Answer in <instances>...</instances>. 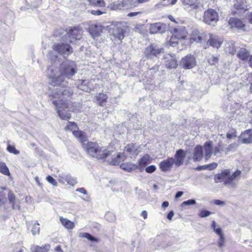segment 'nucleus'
<instances>
[{
    "mask_svg": "<svg viewBox=\"0 0 252 252\" xmlns=\"http://www.w3.org/2000/svg\"><path fill=\"white\" fill-rule=\"evenodd\" d=\"M48 57L52 63L47 71L50 84L54 86H67V80L71 79L77 72L75 63L66 60L60 63L57 59V56L53 55L52 52L48 54Z\"/></svg>",
    "mask_w": 252,
    "mask_h": 252,
    "instance_id": "1",
    "label": "nucleus"
},
{
    "mask_svg": "<svg viewBox=\"0 0 252 252\" xmlns=\"http://www.w3.org/2000/svg\"><path fill=\"white\" fill-rule=\"evenodd\" d=\"M57 89L53 91L52 94V103L59 110V109H64L69 108L70 104L66 100L67 98L70 97L73 94L72 90L69 88Z\"/></svg>",
    "mask_w": 252,
    "mask_h": 252,
    "instance_id": "2",
    "label": "nucleus"
},
{
    "mask_svg": "<svg viewBox=\"0 0 252 252\" xmlns=\"http://www.w3.org/2000/svg\"><path fill=\"white\" fill-rule=\"evenodd\" d=\"M82 147L89 155L97 159H104L111 155L110 151L99 146L95 142L87 141L84 143Z\"/></svg>",
    "mask_w": 252,
    "mask_h": 252,
    "instance_id": "3",
    "label": "nucleus"
},
{
    "mask_svg": "<svg viewBox=\"0 0 252 252\" xmlns=\"http://www.w3.org/2000/svg\"><path fill=\"white\" fill-rule=\"evenodd\" d=\"M218 21L219 15L215 10L210 8L204 12L203 21L205 24L215 26Z\"/></svg>",
    "mask_w": 252,
    "mask_h": 252,
    "instance_id": "4",
    "label": "nucleus"
},
{
    "mask_svg": "<svg viewBox=\"0 0 252 252\" xmlns=\"http://www.w3.org/2000/svg\"><path fill=\"white\" fill-rule=\"evenodd\" d=\"M53 49L64 57H67L73 52L72 49L68 43H55L52 46Z\"/></svg>",
    "mask_w": 252,
    "mask_h": 252,
    "instance_id": "5",
    "label": "nucleus"
},
{
    "mask_svg": "<svg viewBox=\"0 0 252 252\" xmlns=\"http://www.w3.org/2000/svg\"><path fill=\"white\" fill-rule=\"evenodd\" d=\"M163 52V49L157 45L152 44L148 46L144 51V55L148 59H153Z\"/></svg>",
    "mask_w": 252,
    "mask_h": 252,
    "instance_id": "6",
    "label": "nucleus"
},
{
    "mask_svg": "<svg viewBox=\"0 0 252 252\" xmlns=\"http://www.w3.org/2000/svg\"><path fill=\"white\" fill-rule=\"evenodd\" d=\"M181 64L185 69H191L196 64L195 58L191 54L187 55L181 60Z\"/></svg>",
    "mask_w": 252,
    "mask_h": 252,
    "instance_id": "7",
    "label": "nucleus"
},
{
    "mask_svg": "<svg viewBox=\"0 0 252 252\" xmlns=\"http://www.w3.org/2000/svg\"><path fill=\"white\" fill-rule=\"evenodd\" d=\"M170 31L172 35L178 39H185L188 35V32L184 26L171 27Z\"/></svg>",
    "mask_w": 252,
    "mask_h": 252,
    "instance_id": "8",
    "label": "nucleus"
},
{
    "mask_svg": "<svg viewBox=\"0 0 252 252\" xmlns=\"http://www.w3.org/2000/svg\"><path fill=\"white\" fill-rule=\"evenodd\" d=\"M82 32V30L78 27L71 28L66 34L69 42L72 43L76 40L80 39Z\"/></svg>",
    "mask_w": 252,
    "mask_h": 252,
    "instance_id": "9",
    "label": "nucleus"
},
{
    "mask_svg": "<svg viewBox=\"0 0 252 252\" xmlns=\"http://www.w3.org/2000/svg\"><path fill=\"white\" fill-rule=\"evenodd\" d=\"M125 32L126 30L124 26L122 25V23L121 22H118L113 30V35L121 42L122 40L124 38Z\"/></svg>",
    "mask_w": 252,
    "mask_h": 252,
    "instance_id": "10",
    "label": "nucleus"
},
{
    "mask_svg": "<svg viewBox=\"0 0 252 252\" xmlns=\"http://www.w3.org/2000/svg\"><path fill=\"white\" fill-rule=\"evenodd\" d=\"M102 30V26L100 24L92 23L89 25V32L93 38L100 35Z\"/></svg>",
    "mask_w": 252,
    "mask_h": 252,
    "instance_id": "11",
    "label": "nucleus"
},
{
    "mask_svg": "<svg viewBox=\"0 0 252 252\" xmlns=\"http://www.w3.org/2000/svg\"><path fill=\"white\" fill-rule=\"evenodd\" d=\"M208 33L204 32H200L197 30H193L190 40L198 43H202L206 41V37Z\"/></svg>",
    "mask_w": 252,
    "mask_h": 252,
    "instance_id": "12",
    "label": "nucleus"
},
{
    "mask_svg": "<svg viewBox=\"0 0 252 252\" xmlns=\"http://www.w3.org/2000/svg\"><path fill=\"white\" fill-rule=\"evenodd\" d=\"M229 170H224L221 173L217 174L215 176L214 179L216 183L223 182L225 184H230Z\"/></svg>",
    "mask_w": 252,
    "mask_h": 252,
    "instance_id": "13",
    "label": "nucleus"
},
{
    "mask_svg": "<svg viewBox=\"0 0 252 252\" xmlns=\"http://www.w3.org/2000/svg\"><path fill=\"white\" fill-rule=\"evenodd\" d=\"M207 43L214 48H218L222 44V41L216 36L212 34L208 33L206 37Z\"/></svg>",
    "mask_w": 252,
    "mask_h": 252,
    "instance_id": "14",
    "label": "nucleus"
},
{
    "mask_svg": "<svg viewBox=\"0 0 252 252\" xmlns=\"http://www.w3.org/2000/svg\"><path fill=\"white\" fill-rule=\"evenodd\" d=\"M175 163V159L173 158H168L159 163V168L163 172L170 170Z\"/></svg>",
    "mask_w": 252,
    "mask_h": 252,
    "instance_id": "15",
    "label": "nucleus"
},
{
    "mask_svg": "<svg viewBox=\"0 0 252 252\" xmlns=\"http://www.w3.org/2000/svg\"><path fill=\"white\" fill-rule=\"evenodd\" d=\"M165 66L168 68H175L177 66V61L174 56L170 54L165 55L164 57Z\"/></svg>",
    "mask_w": 252,
    "mask_h": 252,
    "instance_id": "16",
    "label": "nucleus"
},
{
    "mask_svg": "<svg viewBox=\"0 0 252 252\" xmlns=\"http://www.w3.org/2000/svg\"><path fill=\"white\" fill-rule=\"evenodd\" d=\"M229 24L231 28H236L239 30H245V23L241 19L236 18H230L229 20Z\"/></svg>",
    "mask_w": 252,
    "mask_h": 252,
    "instance_id": "17",
    "label": "nucleus"
},
{
    "mask_svg": "<svg viewBox=\"0 0 252 252\" xmlns=\"http://www.w3.org/2000/svg\"><path fill=\"white\" fill-rule=\"evenodd\" d=\"M185 156L186 154L183 150L180 149L176 151L174 158V163L176 166L179 167L183 163Z\"/></svg>",
    "mask_w": 252,
    "mask_h": 252,
    "instance_id": "18",
    "label": "nucleus"
},
{
    "mask_svg": "<svg viewBox=\"0 0 252 252\" xmlns=\"http://www.w3.org/2000/svg\"><path fill=\"white\" fill-rule=\"evenodd\" d=\"M182 1L184 4L189 5L196 10H201L203 7V4L197 0H182Z\"/></svg>",
    "mask_w": 252,
    "mask_h": 252,
    "instance_id": "19",
    "label": "nucleus"
},
{
    "mask_svg": "<svg viewBox=\"0 0 252 252\" xmlns=\"http://www.w3.org/2000/svg\"><path fill=\"white\" fill-rule=\"evenodd\" d=\"M240 141L243 144L252 143V133L250 130L245 131L240 137Z\"/></svg>",
    "mask_w": 252,
    "mask_h": 252,
    "instance_id": "20",
    "label": "nucleus"
},
{
    "mask_svg": "<svg viewBox=\"0 0 252 252\" xmlns=\"http://www.w3.org/2000/svg\"><path fill=\"white\" fill-rule=\"evenodd\" d=\"M212 142L207 141L203 145V148L205 153V159L207 161L211 157L213 154Z\"/></svg>",
    "mask_w": 252,
    "mask_h": 252,
    "instance_id": "21",
    "label": "nucleus"
},
{
    "mask_svg": "<svg viewBox=\"0 0 252 252\" xmlns=\"http://www.w3.org/2000/svg\"><path fill=\"white\" fill-rule=\"evenodd\" d=\"M203 156V147L201 146L197 145L195 147L193 152L194 161H200Z\"/></svg>",
    "mask_w": 252,
    "mask_h": 252,
    "instance_id": "22",
    "label": "nucleus"
},
{
    "mask_svg": "<svg viewBox=\"0 0 252 252\" xmlns=\"http://www.w3.org/2000/svg\"><path fill=\"white\" fill-rule=\"evenodd\" d=\"M165 26V25L160 23L152 24L150 26V32L153 33L162 32L164 31Z\"/></svg>",
    "mask_w": 252,
    "mask_h": 252,
    "instance_id": "23",
    "label": "nucleus"
},
{
    "mask_svg": "<svg viewBox=\"0 0 252 252\" xmlns=\"http://www.w3.org/2000/svg\"><path fill=\"white\" fill-rule=\"evenodd\" d=\"M126 157L128 155H137L138 152H137V147L133 144H130L127 145L125 147L124 153H123Z\"/></svg>",
    "mask_w": 252,
    "mask_h": 252,
    "instance_id": "24",
    "label": "nucleus"
},
{
    "mask_svg": "<svg viewBox=\"0 0 252 252\" xmlns=\"http://www.w3.org/2000/svg\"><path fill=\"white\" fill-rule=\"evenodd\" d=\"M126 156L123 154L118 153L116 155H113L112 157L111 160L109 162L110 164L113 165H118L125 159Z\"/></svg>",
    "mask_w": 252,
    "mask_h": 252,
    "instance_id": "25",
    "label": "nucleus"
},
{
    "mask_svg": "<svg viewBox=\"0 0 252 252\" xmlns=\"http://www.w3.org/2000/svg\"><path fill=\"white\" fill-rule=\"evenodd\" d=\"M237 56L242 61H246L250 56V52L246 49L241 48L238 51Z\"/></svg>",
    "mask_w": 252,
    "mask_h": 252,
    "instance_id": "26",
    "label": "nucleus"
},
{
    "mask_svg": "<svg viewBox=\"0 0 252 252\" xmlns=\"http://www.w3.org/2000/svg\"><path fill=\"white\" fill-rule=\"evenodd\" d=\"M72 134L80 141V142L82 143V145L84 144V143L88 141L87 137L82 131H80L78 130V129H76L73 132Z\"/></svg>",
    "mask_w": 252,
    "mask_h": 252,
    "instance_id": "27",
    "label": "nucleus"
},
{
    "mask_svg": "<svg viewBox=\"0 0 252 252\" xmlns=\"http://www.w3.org/2000/svg\"><path fill=\"white\" fill-rule=\"evenodd\" d=\"M8 199L9 203L11 204L12 207L13 209H20L19 205L16 203L15 195L11 191H9L8 192Z\"/></svg>",
    "mask_w": 252,
    "mask_h": 252,
    "instance_id": "28",
    "label": "nucleus"
},
{
    "mask_svg": "<svg viewBox=\"0 0 252 252\" xmlns=\"http://www.w3.org/2000/svg\"><path fill=\"white\" fill-rule=\"evenodd\" d=\"M60 220L62 225L66 228L72 229L74 227V223L69 220L63 217H60Z\"/></svg>",
    "mask_w": 252,
    "mask_h": 252,
    "instance_id": "29",
    "label": "nucleus"
},
{
    "mask_svg": "<svg viewBox=\"0 0 252 252\" xmlns=\"http://www.w3.org/2000/svg\"><path fill=\"white\" fill-rule=\"evenodd\" d=\"M50 245L49 244L45 245L42 247L38 246H34L32 248V252H48L50 249Z\"/></svg>",
    "mask_w": 252,
    "mask_h": 252,
    "instance_id": "30",
    "label": "nucleus"
},
{
    "mask_svg": "<svg viewBox=\"0 0 252 252\" xmlns=\"http://www.w3.org/2000/svg\"><path fill=\"white\" fill-rule=\"evenodd\" d=\"M223 146L221 141H220L218 146L213 148V154L214 156L220 157L222 152L223 151Z\"/></svg>",
    "mask_w": 252,
    "mask_h": 252,
    "instance_id": "31",
    "label": "nucleus"
},
{
    "mask_svg": "<svg viewBox=\"0 0 252 252\" xmlns=\"http://www.w3.org/2000/svg\"><path fill=\"white\" fill-rule=\"evenodd\" d=\"M96 97L97 103L100 106L105 104L108 98L107 95L103 93L99 94Z\"/></svg>",
    "mask_w": 252,
    "mask_h": 252,
    "instance_id": "32",
    "label": "nucleus"
},
{
    "mask_svg": "<svg viewBox=\"0 0 252 252\" xmlns=\"http://www.w3.org/2000/svg\"><path fill=\"white\" fill-rule=\"evenodd\" d=\"M218 166V164L215 162H213L211 164H206L202 166L197 167L195 169L198 171L202 170H213L215 169Z\"/></svg>",
    "mask_w": 252,
    "mask_h": 252,
    "instance_id": "33",
    "label": "nucleus"
},
{
    "mask_svg": "<svg viewBox=\"0 0 252 252\" xmlns=\"http://www.w3.org/2000/svg\"><path fill=\"white\" fill-rule=\"evenodd\" d=\"M234 6L237 9L245 10L247 7L246 0H235Z\"/></svg>",
    "mask_w": 252,
    "mask_h": 252,
    "instance_id": "34",
    "label": "nucleus"
},
{
    "mask_svg": "<svg viewBox=\"0 0 252 252\" xmlns=\"http://www.w3.org/2000/svg\"><path fill=\"white\" fill-rule=\"evenodd\" d=\"M149 156L146 155L139 159L138 160V164L139 166L142 168L145 167L149 163Z\"/></svg>",
    "mask_w": 252,
    "mask_h": 252,
    "instance_id": "35",
    "label": "nucleus"
},
{
    "mask_svg": "<svg viewBox=\"0 0 252 252\" xmlns=\"http://www.w3.org/2000/svg\"><path fill=\"white\" fill-rule=\"evenodd\" d=\"M79 236L81 238H87L88 240L92 242H98V240L91 235L90 234L86 232L80 233Z\"/></svg>",
    "mask_w": 252,
    "mask_h": 252,
    "instance_id": "36",
    "label": "nucleus"
},
{
    "mask_svg": "<svg viewBox=\"0 0 252 252\" xmlns=\"http://www.w3.org/2000/svg\"><path fill=\"white\" fill-rule=\"evenodd\" d=\"M64 129L66 131H72L73 132L76 129H78V127L75 123L68 122Z\"/></svg>",
    "mask_w": 252,
    "mask_h": 252,
    "instance_id": "37",
    "label": "nucleus"
},
{
    "mask_svg": "<svg viewBox=\"0 0 252 252\" xmlns=\"http://www.w3.org/2000/svg\"><path fill=\"white\" fill-rule=\"evenodd\" d=\"M80 89L84 91L88 92L90 90L89 80H81V84L79 85Z\"/></svg>",
    "mask_w": 252,
    "mask_h": 252,
    "instance_id": "38",
    "label": "nucleus"
},
{
    "mask_svg": "<svg viewBox=\"0 0 252 252\" xmlns=\"http://www.w3.org/2000/svg\"><path fill=\"white\" fill-rule=\"evenodd\" d=\"M0 172L5 175L10 176L8 168L4 162H0Z\"/></svg>",
    "mask_w": 252,
    "mask_h": 252,
    "instance_id": "39",
    "label": "nucleus"
},
{
    "mask_svg": "<svg viewBox=\"0 0 252 252\" xmlns=\"http://www.w3.org/2000/svg\"><path fill=\"white\" fill-rule=\"evenodd\" d=\"M57 113L62 120H67L71 118V114L68 113V111H57Z\"/></svg>",
    "mask_w": 252,
    "mask_h": 252,
    "instance_id": "40",
    "label": "nucleus"
},
{
    "mask_svg": "<svg viewBox=\"0 0 252 252\" xmlns=\"http://www.w3.org/2000/svg\"><path fill=\"white\" fill-rule=\"evenodd\" d=\"M239 146L238 142H235L228 145L225 149V154H227L229 152L234 151Z\"/></svg>",
    "mask_w": 252,
    "mask_h": 252,
    "instance_id": "41",
    "label": "nucleus"
},
{
    "mask_svg": "<svg viewBox=\"0 0 252 252\" xmlns=\"http://www.w3.org/2000/svg\"><path fill=\"white\" fill-rule=\"evenodd\" d=\"M90 3L93 5L103 7L105 6V3L103 0H88Z\"/></svg>",
    "mask_w": 252,
    "mask_h": 252,
    "instance_id": "42",
    "label": "nucleus"
},
{
    "mask_svg": "<svg viewBox=\"0 0 252 252\" xmlns=\"http://www.w3.org/2000/svg\"><path fill=\"white\" fill-rule=\"evenodd\" d=\"M178 39L176 38V37L173 36L171 37L170 40L166 42L167 45L175 47L178 44Z\"/></svg>",
    "mask_w": 252,
    "mask_h": 252,
    "instance_id": "43",
    "label": "nucleus"
},
{
    "mask_svg": "<svg viewBox=\"0 0 252 252\" xmlns=\"http://www.w3.org/2000/svg\"><path fill=\"white\" fill-rule=\"evenodd\" d=\"M212 227L214 231L219 235H222L221 229L220 226H217L215 221H212Z\"/></svg>",
    "mask_w": 252,
    "mask_h": 252,
    "instance_id": "44",
    "label": "nucleus"
},
{
    "mask_svg": "<svg viewBox=\"0 0 252 252\" xmlns=\"http://www.w3.org/2000/svg\"><path fill=\"white\" fill-rule=\"evenodd\" d=\"M227 45L225 48L226 52L233 54L235 52V48L233 43L232 42H229L227 43Z\"/></svg>",
    "mask_w": 252,
    "mask_h": 252,
    "instance_id": "45",
    "label": "nucleus"
},
{
    "mask_svg": "<svg viewBox=\"0 0 252 252\" xmlns=\"http://www.w3.org/2000/svg\"><path fill=\"white\" fill-rule=\"evenodd\" d=\"M219 61V58L215 57L213 55H210L208 57V62L211 65H214Z\"/></svg>",
    "mask_w": 252,
    "mask_h": 252,
    "instance_id": "46",
    "label": "nucleus"
},
{
    "mask_svg": "<svg viewBox=\"0 0 252 252\" xmlns=\"http://www.w3.org/2000/svg\"><path fill=\"white\" fill-rule=\"evenodd\" d=\"M241 171L240 170H237L235 172H234L232 175H230V173H229V180H230V184L231 182L235 180L238 177L240 176L241 175Z\"/></svg>",
    "mask_w": 252,
    "mask_h": 252,
    "instance_id": "47",
    "label": "nucleus"
},
{
    "mask_svg": "<svg viewBox=\"0 0 252 252\" xmlns=\"http://www.w3.org/2000/svg\"><path fill=\"white\" fill-rule=\"evenodd\" d=\"M68 184L70 185H74L76 184L77 181L76 179L72 177L69 174H67V177H66V181Z\"/></svg>",
    "mask_w": 252,
    "mask_h": 252,
    "instance_id": "48",
    "label": "nucleus"
},
{
    "mask_svg": "<svg viewBox=\"0 0 252 252\" xmlns=\"http://www.w3.org/2000/svg\"><path fill=\"white\" fill-rule=\"evenodd\" d=\"M105 219L110 222H113L115 220V216L112 213H107L105 215Z\"/></svg>",
    "mask_w": 252,
    "mask_h": 252,
    "instance_id": "49",
    "label": "nucleus"
},
{
    "mask_svg": "<svg viewBox=\"0 0 252 252\" xmlns=\"http://www.w3.org/2000/svg\"><path fill=\"white\" fill-rule=\"evenodd\" d=\"M7 150L9 153L14 154L16 155H18L20 153L19 151L16 150L14 146L10 145H8Z\"/></svg>",
    "mask_w": 252,
    "mask_h": 252,
    "instance_id": "50",
    "label": "nucleus"
},
{
    "mask_svg": "<svg viewBox=\"0 0 252 252\" xmlns=\"http://www.w3.org/2000/svg\"><path fill=\"white\" fill-rule=\"evenodd\" d=\"M67 174H65L64 173H61L58 175V181L60 183L62 184H65L66 181V177H67Z\"/></svg>",
    "mask_w": 252,
    "mask_h": 252,
    "instance_id": "51",
    "label": "nucleus"
},
{
    "mask_svg": "<svg viewBox=\"0 0 252 252\" xmlns=\"http://www.w3.org/2000/svg\"><path fill=\"white\" fill-rule=\"evenodd\" d=\"M38 226L39 224L37 222H35L34 224H33L32 230V233L33 235H35L39 233V227Z\"/></svg>",
    "mask_w": 252,
    "mask_h": 252,
    "instance_id": "52",
    "label": "nucleus"
},
{
    "mask_svg": "<svg viewBox=\"0 0 252 252\" xmlns=\"http://www.w3.org/2000/svg\"><path fill=\"white\" fill-rule=\"evenodd\" d=\"M196 203V201L195 199H189L187 201H184L182 204L181 206L183 207L184 205H194Z\"/></svg>",
    "mask_w": 252,
    "mask_h": 252,
    "instance_id": "53",
    "label": "nucleus"
},
{
    "mask_svg": "<svg viewBox=\"0 0 252 252\" xmlns=\"http://www.w3.org/2000/svg\"><path fill=\"white\" fill-rule=\"evenodd\" d=\"M176 1L177 0H163L161 3L164 6H167L170 4H174Z\"/></svg>",
    "mask_w": 252,
    "mask_h": 252,
    "instance_id": "54",
    "label": "nucleus"
},
{
    "mask_svg": "<svg viewBox=\"0 0 252 252\" xmlns=\"http://www.w3.org/2000/svg\"><path fill=\"white\" fill-rule=\"evenodd\" d=\"M47 181L55 187L57 186V181L51 176L49 175L46 177Z\"/></svg>",
    "mask_w": 252,
    "mask_h": 252,
    "instance_id": "55",
    "label": "nucleus"
},
{
    "mask_svg": "<svg viewBox=\"0 0 252 252\" xmlns=\"http://www.w3.org/2000/svg\"><path fill=\"white\" fill-rule=\"evenodd\" d=\"M157 168L155 165H151L147 167L145 169V171L147 173H152L155 172Z\"/></svg>",
    "mask_w": 252,
    "mask_h": 252,
    "instance_id": "56",
    "label": "nucleus"
},
{
    "mask_svg": "<svg viewBox=\"0 0 252 252\" xmlns=\"http://www.w3.org/2000/svg\"><path fill=\"white\" fill-rule=\"evenodd\" d=\"M211 212L209 211L202 210L199 213V216L201 218H205L209 216L211 214Z\"/></svg>",
    "mask_w": 252,
    "mask_h": 252,
    "instance_id": "57",
    "label": "nucleus"
},
{
    "mask_svg": "<svg viewBox=\"0 0 252 252\" xmlns=\"http://www.w3.org/2000/svg\"><path fill=\"white\" fill-rule=\"evenodd\" d=\"M220 238L219 241L218 242V246L220 248H221L223 246L224 243V238L223 237V235H220Z\"/></svg>",
    "mask_w": 252,
    "mask_h": 252,
    "instance_id": "58",
    "label": "nucleus"
},
{
    "mask_svg": "<svg viewBox=\"0 0 252 252\" xmlns=\"http://www.w3.org/2000/svg\"><path fill=\"white\" fill-rule=\"evenodd\" d=\"M214 203L217 205L223 206L224 205V202L219 199L214 200Z\"/></svg>",
    "mask_w": 252,
    "mask_h": 252,
    "instance_id": "59",
    "label": "nucleus"
},
{
    "mask_svg": "<svg viewBox=\"0 0 252 252\" xmlns=\"http://www.w3.org/2000/svg\"><path fill=\"white\" fill-rule=\"evenodd\" d=\"M76 191L79 192L84 194H86L87 192V190L83 188L77 189L76 190Z\"/></svg>",
    "mask_w": 252,
    "mask_h": 252,
    "instance_id": "60",
    "label": "nucleus"
},
{
    "mask_svg": "<svg viewBox=\"0 0 252 252\" xmlns=\"http://www.w3.org/2000/svg\"><path fill=\"white\" fill-rule=\"evenodd\" d=\"M91 13L93 14V15H101L103 12H101V11L98 10H92L91 11Z\"/></svg>",
    "mask_w": 252,
    "mask_h": 252,
    "instance_id": "61",
    "label": "nucleus"
},
{
    "mask_svg": "<svg viewBox=\"0 0 252 252\" xmlns=\"http://www.w3.org/2000/svg\"><path fill=\"white\" fill-rule=\"evenodd\" d=\"M174 212L173 211H171L167 215V218L168 220H171L173 216H174Z\"/></svg>",
    "mask_w": 252,
    "mask_h": 252,
    "instance_id": "62",
    "label": "nucleus"
},
{
    "mask_svg": "<svg viewBox=\"0 0 252 252\" xmlns=\"http://www.w3.org/2000/svg\"><path fill=\"white\" fill-rule=\"evenodd\" d=\"M54 251L56 252H63L60 245L56 246L54 249Z\"/></svg>",
    "mask_w": 252,
    "mask_h": 252,
    "instance_id": "63",
    "label": "nucleus"
},
{
    "mask_svg": "<svg viewBox=\"0 0 252 252\" xmlns=\"http://www.w3.org/2000/svg\"><path fill=\"white\" fill-rule=\"evenodd\" d=\"M169 206V202L168 201H164L161 205V207L163 209H165Z\"/></svg>",
    "mask_w": 252,
    "mask_h": 252,
    "instance_id": "64",
    "label": "nucleus"
}]
</instances>
